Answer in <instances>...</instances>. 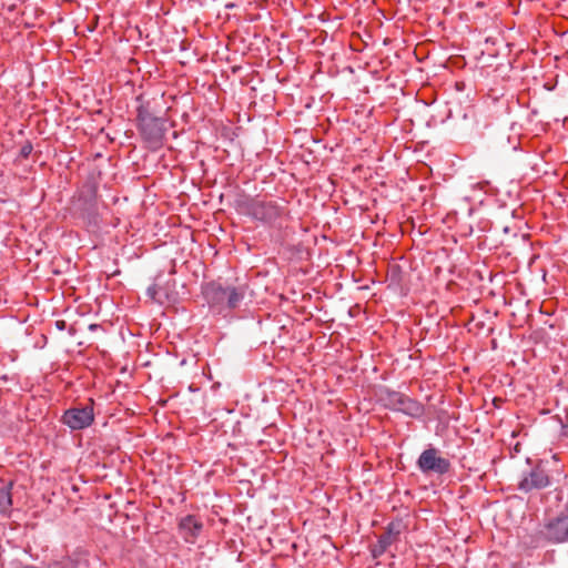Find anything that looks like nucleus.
<instances>
[{"label": "nucleus", "mask_w": 568, "mask_h": 568, "mask_svg": "<svg viewBox=\"0 0 568 568\" xmlns=\"http://www.w3.org/2000/svg\"><path fill=\"white\" fill-rule=\"evenodd\" d=\"M416 465L423 474L445 475L450 470V462L440 456L433 445H428L419 455Z\"/></svg>", "instance_id": "f257e3e1"}, {"label": "nucleus", "mask_w": 568, "mask_h": 568, "mask_svg": "<svg viewBox=\"0 0 568 568\" xmlns=\"http://www.w3.org/2000/svg\"><path fill=\"white\" fill-rule=\"evenodd\" d=\"M140 131L143 139L152 146L161 144L164 136V121L144 110H139Z\"/></svg>", "instance_id": "f03ea898"}, {"label": "nucleus", "mask_w": 568, "mask_h": 568, "mask_svg": "<svg viewBox=\"0 0 568 568\" xmlns=\"http://www.w3.org/2000/svg\"><path fill=\"white\" fill-rule=\"evenodd\" d=\"M550 479L546 470L539 465L531 468L528 473H524L523 478L518 484V489L524 493H529L534 489H542L549 486Z\"/></svg>", "instance_id": "7ed1b4c3"}, {"label": "nucleus", "mask_w": 568, "mask_h": 568, "mask_svg": "<svg viewBox=\"0 0 568 568\" xmlns=\"http://www.w3.org/2000/svg\"><path fill=\"white\" fill-rule=\"evenodd\" d=\"M91 407L69 409L63 415V423L67 426H90L93 422Z\"/></svg>", "instance_id": "20e7f679"}, {"label": "nucleus", "mask_w": 568, "mask_h": 568, "mask_svg": "<svg viewBox=\"0 0 568 568\" xmlns=\"http://www.w3.org/2000/svg\"><path fill=\"white\" fill-rule=\"evenodd\" d=\"M203 525L193 515H186L179 523V530L186 542L194 544Z\"/></svg>", "instance_id": "39448f33"}, {"label": "nucleus", "mask_w": 568, "mask_h": 568, "mask_svg": "<svg viewBox=\"0 0 568 568\" xmlns=\"http://www.w3.org/2000/svg\"><path fill=\"white\" fill-rule=\"evenodd\" d=\"M227 291L229 286L224 287L217 283H210L204 287V296L211 305L226 308Z\"/></svg>", "instance_id": "423d86ee"}, {"label": "nucleus", "mask_w": 568, "mask_h": 568, "mask_svg": "<svg viewBox=\"0 0 568 568\" xmlns=\"http://www.w3.org/2000/svg\"><path fill=\"white\" fill-rule=\"evenodd\" d=\"M392 402L395 405L396 410L403 412L406 415L419 416L423 413V406L418 402L410 399L403 394H393Z\"/></svg>", "instance_id": "0eeeda50"}, {"label": "nucleus", "mask_w": 568, "mask_h": 568, "mask_svg": "<svg viewBox=\"0 0 568 568\" xmlns=\"http://www.w3.org/2000/svg\"><path fill=\"white\" fill-rule=\"evenodd\" d=\"M253 215L256 219L272 222L281 215V207L272 202H258L253 205Z\"/></svg>", "instance_id": "6e6552de"}, {"label": "nucleus", "mask_w": 568, "mask_h": 568, "mask_svg": "<svg viewBox=\"0 0 568 568\" xmlns=\"http://www.w3.org/2000/svg\"><path fill=\"white\" fill-rule=\"evenodd\" d=\"M246 291L247 286L245 284H240L237 286L229 285L226 308L237 307L245 297Z\"/></svg>", "instance_id": "1a4fd4ad"}, {"label": "nucleus", "mask_w": 568, "mask_h": 568, "mask_svg": "<svg viewBox=\"0 0 568 568\" xmlns=\"http://www.w3.org/2000/svg\"><path fill=\"white\" fill-rule=\"evenodd\" d=\"M393 544L392 540H389L388 536L381 535L378 537L377 542L372 547V556L373 558H379L382 555L385 554L387 548Z\"/></svg>", "instance_id": "9d476101"}, {"label": "nucleus", "mask_w": 568, "mask_h": 568, "mask_svg": "<svg viewBox=\"0 0 568 568\" xmlns=\"http://www.w3.org/2000/svg\"><path fill=\"white\" fill-rule=\"evenodd\" d=\"M12 504L11 494L9 488L2 487L0 489V513H4Z\"/></svg>", "instance_id": "9b49d317"}, {"label": "nucleus", "mask_w": 568, "mask_h": 568, "mask_svg": "<svg viewBox=\"0 0 568 568\" xmlns=\"http://www.w3.org/2000/svg\"><path fill=\"white\" fill-rule=\"evenodd\" d=\"M400 530H399V524H394V523H390L388 526H387V529L385 532H383L382 535L383 536H388L389 537V540H392L393 542L395 541V539L397 538V536L399 535Z\"/></svg>", "instance_id": "f8f14e48"}, {"label": "nucleus", "mask_w": 568, "mask_h": 568, "mask_svg": "<svg viewBox=\"0 0 568 568\" xmlns=\"http://www.w3.org/2000/svg\"><path fill=\"white\" fill-rule=\"evenodd\" d=\"M146 294H148L152 300H159V297H158V294H159L158 285H152V286H150V287L146 290Z\"/></svg>", "instance_id": "ddd939ff"}, {"label": "nucleus", "mask_w": 568, "mask_h": 568, "mask_svg": "<svg viewBox=\"0 0 568 568\" xmlns=\"http://www.w3.org/2000/svg\"><path fill=\"white\" fill-rule=\"evenodd\" d=\"M57 325H58V327L62 328L64 326V322L63 321H61V322L59 321V322H57Z\"/></svg>", "instance_id": "4468645a"}, {"label": "nucleus", "mask_w": 568, "mask_h": 568, "mask_svg": "<svg viewBox=\"0 0 568 568\" xmlns=\"http://www.w3.org/2000/svg\"><path fill=\"white\" fill-rule=\"evenodd\" d=\"M30 150H31V146H28V149L23 148V153L27 154V153H30Z\"/></svg>", "instance_id": "2eb2a0df"}, {"label": "nucleus", "mask_w": 568, "mask_h": 568, "mask_svg": "<svg viewBox=\"0 0 568 568\" xmlns=\"http://www.w3.org/2000/svg\"><path fill=\"white\" fill-rule=\"evenodd\" d=\"M30 150H31V146H28V149L23 148V153L27 154V153H30Z\"/></svg>", "instance_id": "dca6fc26"}, {"label": "nucleus", "mask_w": 568, "mask_h": 568, "mask_svg": "<svg viewBox=\"0 0 568 568\" xmlns=\"http://www.w3.org/2000/svg\"><path fill=\"white\" fill-rule=\"evenodd\" d=\"M30 150H31V146H28V149L23 148V153L27 154V153H30Z\"/></svg>", "instance_id": "f3484780"}, {"label": "nucleus", "mask_w": 568, "mask_h": 568, "mask_svg": "<svg viewBox=\"0 0 568 568\" xmlns=\"http://www.w3.org/2000/svg\"><path fill=\"white\" fill-rule=\"evenodd\" d=\"M511 436H513V437H516V436H517V432H515V430H514V432L511 433Z\"/></svg>", "instance_id": "a211bd4d"}, {"label": "nucleus", "mask_w": 568, "mask_h": 568, "mask_svg": "<svg viewBox=\"0 0 568 568\" xmlns=\"http://www.w3.org/2000/svg\"><path fill=\"white\" fill-rule=\"evenodd\" d=\"M494 402L496 405H499V402H497V398H494Z\"/></svg>", "instance_id": "6ab92c4d"}, {"label": "nucleus", "mask_w": 568, "mask_h": 568, "mask_svg": "<svg viewBox=\"0 0 568 568\" xmlns=\"http://www.w3.org/2000/svg\"><path fill=\"white\" fill-rule=\"evenodd\" d=\"M494 402L496 405H499V402H497V398H494Z\"/></svg>", "instance_id": "aec40b11"}]
</instances>
